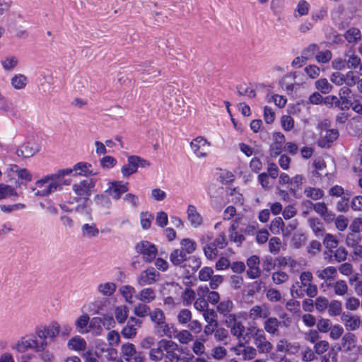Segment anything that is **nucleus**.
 Wrapping results in <instances>:
<instances>
[{
	"mask_svg": "<svg viewBox=\"0 0 362 362\" xmlns=\"http://www.w3.org/2000/svg\"><path fill=\"white\" fill-rule=\"evenodd\" d=\"M313 276L310 272H303L300 274V281L296 282L291 287V293L294 298H303L305 294L310 298L317 296L318 290L315 284L312 283Z\"/></svg>",
	"mask_w": 362,
	"mask_h": 362,
	"instance_id": "obj_1",
	"label": "nucleus"
},
{
	"mask_svg": "<svg viewBox=\"0 0 362 362\" xmlns=\"http://www.w3.org/2000/svg\"><path fill=\"white\" fill-rule=\"evenodd\" d=\"M61 189V184L56 181L52 175H47L37 181L32 188L34 194L36 196H47L50 193Z\"/></svg>",
	"mask_w": 362,
	"mask_h": 362,
	"instance_id": "obj_2",
	"label": "nucleus"
},
{
	"mask_svg": "<svg viewBox=\"0 0 362 362\" xmlns=\"http://www.w3.org/2000/svg\"><path fill=\"white\" fill-rule=\"evenodd\" d=\"M254 339L255 345L260 354H269L273 349L272 344L267 339L264 330L255 327L247 329Z\"/></svg>",
	"mask_w": 362,
	"mask_h": 362,
	"instance_id": "obj_3",
	"label": "nucleus"
},
{
	"mask_svg": "<svg viewBox=\"0 0 362 362\" xmlns=\"http://www.w3.org/2000/svg\"><path fill=\"white\" fill-rule=\"evenodd\" d=\"M150 163L137 156H130L127 158V163L124 165L121 169L124 177H128L137 171L138 167H148Z\"/></svg>",
	"mask_w": 362,
	"mask_h": 362,
	"instance_id": "obj_4",
	"label": "nucleus"
},
{
	"mask_svg": "<svg viewBox=\"0 0 362 362\" xmlns=\"http://www.w3.org/2000/svg\"><path fill=\"white\" fill-rule=\"evenodd\" d=\"M190 148L198 158H206L210 147V143L203 136H197L189 144Z\"/></svg>",
	"mask_w": 362,
	"mask_h": 362,
	"instance_id": "obj_5",
	"label": "nucleus"
},
{
	"mask_svg": "<svg viewBox=\"0 0 362 362\" xmlns=\"http://www.w3.org/2000/svg\"><path fill=\"white\" fill-rule=\"evenodd\" d=\"M225 322L233 337H236L239 341L245 339L246 336H247V333L245 336L243 335L245 327L241 322L237 320L236 315H228L227 320H225Z\"/></svg>",
	"mask_w": 362,
	"mask_h": 362,
	"instance_id": "obj_6",
	"label": "nucleus"
},
{
	"mask_svg": "<svg viewBox=\"0 0 362 362\" xmlns=\"http://www.w3.org/2000/svg\"><path fill=\"white\" fill-rule=\"evenodd\" d=\"M136 250L143 255V258L147 262H152L157 254V249L155 245L147 241L138 243L136 246Z\"/></svg>",
	"mask_w": 362,
	"mask_h": 362,
	"instance_id": "obj_7",
	"label": "nucleus"
},
{
	"mask_svg": "<svg viewBox=\"0 0 362 362\" xmlns=\"http://www.w3.org/2000/svg\"><path fill=\"white\" fill-rule=\"evenodd\" d=\"M95 184L93 179L83 180L73 185L72 189L77 196L88 198L90 195L91 189L95 187Z\"/></svg>",
	"mask_w": 362,
	"mask_h": 362,
	"instance_id": "obj_8",
	"label": "nucleus"
},
{
	"mask_svg": "<svg viewBox=\"0 0 362 362\" xmlns=\"http://www.w3.org/2000/svg\"><path fill=\"white\" fill-rule=\"evenodd\" d=\"M163 358L165 362H179L180 358L177 353L178 345L172 340H168L163 348Z\"/></svg>",
	"mask_w": 362,
	"mask_h": 362,
	"instance_id": "obj_9",
	"label": "nucleus"
},
{
	"mask_svg": "<svg viewBox=\"0 0 362 362\" xmlns=\"http://www.w3.org/2000/svg\"><path fill=\"white\" fill-rule=\"evenodd\" d=\"M271 310L269 306L265 303L252 306L248 312V317L252 321L258 319H266L270 316Z\"/></svg>",
	"mask_w": 362,
	"mask_h": 362,
	"instance_id": "obj_10",
	"label": "nucleus"
},
{
	"mask_svg": "<svg viewBox=\"0 0 362 362\" xmlns=\"http://www.w3.org/2000/svg\"><path fill=\"white\" fill-rule=\"evenodd\" d=\"M160 276L159 272L154 268H150L141 272L137 279V283L140 286L151 285L156 283Z\"/></svg>",
	"mask_w": 362,
	"mask_h": 362,
	"instance_id": "obj_11",
	"label": "nucleus"
},
{
	"mask_svg": "<svg viewBox=\"0 0 362 362\" xmlns=\"http://www.w3.org/2000/svg\"><path fill=\"white\" fill-rule=\"evenodd\" d=\"M276 347V351L291 355L298 354L300 349V345L298 342H290L286 339H279Z\"/></svg>",
	"mask_w": 362,
	"mask_h": 362,
	"instance_id": "obj_12",
	"label": "nucleus"
},
{
	"mask_svg": "<svg viewBox=\"0 0 362 362\" xmlns=\"http://www.w3.org/2000/svg\"><path fill=\"white\" fill-rule=\"evenodd\" d=\"M283 325L286 326V322L280 321L276 317L269 316L263 322L264 331L272 335H278L279 334V328Z\"/></svg>",
	"mask_w": 362,
	"mask_h": 362,
	"instance_id": "obj_13",
	"label": "nucleus"
},
{
	"mask_svg": "<svg viewBox=\"0 0 362 362\" xmlns=\"http://www.w3.org/2000/svg\"><path fill=\"white\" fill-rule=\"evenodd\" d=\"M247 275L250 279H255L261 275V269L259 268L260 260L257 255H252L247 259Z\"/></svg>",
	"mask_w": 362,
	"mask_h": 362,
	"instance_id": "obj_14",
	"label": "nucleus"
},
{
	"mask_svg": "<svg viewBox=\"0 0 362 362\" xmlns=\"http://www.w3.org/2000/svg\"><path fill=\"white\" fill-rule=\"evenodd\" d=\"M273 142L270 146V155L272 157H276L280 155L284 144H285V137L281 132H275L272 136Z\"/></svg>",
	"mask_w": 362,
	"mask_h": 362,
	"instance_id": "obj_15",
	"label": "nucleus"
},
{
	"mask_svg": "<svg viewBox=\"0 0 362 362\" xmlns=\"http://www.w3.org/2000/svg\"><path fill=\"white\" fill-rule=\"evenodd\" d=\"M362 238L359 233H354L351 231L349 233L346 237L345 243L346 245L352 248L353 253L356 255L358 251H361V245L360 244L361 242Z\"/></svg>",
	"mask_w": 362,
	"mask_h": 362,
	"instance_id": "obj_16",
	"label": "nucleus"
},
{
	"mask_svg": "<svg viewBox=\"0 0 362 362\" xmlns=\"http://www.w3.org/2000/svg\"><path fill=\"white\" fill-rule=\"evenodd\" d=\"M347 130L352 136H361L362 135V117L358 116L351 119L347 124Z\"/></svg>",
	"mask_w": 362,
	"mask_h": 362,
	"instance_id": "obj_17",
	"label": "nucleus"
},
{
	"mask_svg": "<svg viewBox=\"0 0 362 362\" xmlns=\"http://www.w3.org/2000/svg\"><path fill=\"white\" fill-rule=\"evenodd\" d=\"M38 148L33 144L26 142L21 145L16 150V154L18 157L23 158H28L33 156L37 152Z\"/></svg>",
	"mask_w": 362,
	"mask_h": 362,
	"instance_id": "obj_18",
	"label": "nucleus"
},
{
	"mask_svg": "<svg viewBox=\"0 0 362 362\" xmlns=\"http://www.w3.org/2000/svg\"><path fill=\"white\" fill-rule=\"evenodd\" d=\"M341 320L344 322V325L348 330L355 331L360 327L361 319L358 315L343 314Z\"/></svg>",
	"mask_w": 362,
	"mask_h": 362,
	"instance_id": "obj_19",
	"label": "nucleus"
},
{
	"mask_svg": "<svg viewBox=\"0 0 362 362\" xmlns=\"http://www.w3.org/2000/svg\"><path fill=\"white\" fill-rule=\"evenodd\" d=\"M187 218L192 226L197 228L203 223V218L193 205H189L187 210Z\"/></svg>",
	"mask_w": 362,
	"mask_h": 362,
	"instance_id": "obj_20",
	"label": "nucleus"
},
{
	"mask_svg": "<svg viewBox=\"0 0 362 362\" xmlns=\"http://www.w3.org/2000/svg\"><path fill=\"white\" fill-rule=\"evenodd\" d=\"M328 286L332 289L336 296H344L348 294L349 286L344 280L339 279L333 283L329 284Z\"/></svg>",
	"mask_w": 362,
	"mask_h": 362,
	"instance_id": "obj_21",
	"label": "nucleus"
},
{
	"mask_svg": "<svg viewBox=\"0 0 362 362\" xmlns=\"http://www.w3.org/2000/svg\"><path fill=\"white\" fill-rule=\"evenodd\" d=\"M167 339H161L157 344L156 348L151 349L149 351V358L153 361H160L163 358V353Z\"/></svg>",
	"mask_w": 362,
	"mask_h": 362,
	"instance_id": "obj_22",
	"label": "nucleus"
},
{
	"mask_svg": "<svg viewBox=\"0 0 362 362\" xmlns=\"http://www.w3.org/2000/svg\"><path fill=\"white\" fill-rule=\"evenodd\" d=\"M356 337L351 332H347L344 334L341 339V346L344 351H351L356 346Z\"/></svg>",
	"mask_w": 362,
	"mask_h": 362,
	"instance_id": "obj_23",
	"label": "nucleus"
},
{
	"mask_svg": "<svg viewBox=\"0 0 362 362\" xmlns=\"http://www.w3.org/2000/svg\"><path fill=\"white\" fill-rule=\"evenodd\" d=\"M128 188L126 185H122L119 182H113L107 190L110 196L114 199H119L122 193L127 192Z\"/></svg>",
	"mask_w": 362,
	"mask_h": 362,
	"instance_id": "obj_24",
	"label": "nucleus"
},
{
	"mask_svg": "<svg viewBox=\"0 0 362 362\" xmlns=\"http://www.w3.org/2000/svg\"><path fill=\"white\" fill-rule=\"evenodd\" d=\"M136 298L141 302L150 303L156 298V292L152 288H144L139 292Z\"/></svg>",
	"mask_w": 362,
	"mask_h": 362,
	"instance_id": "obj_25",
	"label": "nucleus"
},
{
	"mask_svg": "<svg viewBox=\"0 0 362 362\" xmlns=\"http://www.w3.org/2000/svg\"><path fill=\"white\" fill-rule=\"evenodd\" d=\"M233 308V303L232 300L229 299L223 300L216 306L217 312L225 317V320H227L228 315H236L235 314L230 313Z\"/></svg>",
	"mask_w": 362,
	"mask_h": 362,
	"instance_id": "obj_26",
	"label": "nucleus"
},
{
	"mask_svg": "<svg viewBox=\"0 0 362 362\" xmlns=\"http://www.w3.org/2000/svg\"><path fill=\"white\" fill-rule=\"evenodd\" d=\"M148 316L152 322L160 327H168V325L165 323V314L160 309L156 308L153 311H151Z\"/></svg>",
	"mask_w": 362,
	"mask_h": 362,
	"instance_id": "obj_27",
	"label": "nucleus"
},
{
	"mask_svg": "<svg viewBox=\"0 0 362 362\" xmlns=\"http://www.w3.org/2000/svg\"><path fill=\"white\" fill-rule=\"evenodd\" d=\"M91 165L88 163L81 162L78 163L74 165V170L76 172L74 175H96V173H93L92 170H90Z\"/></svg>",
	"mask_w": 362,
	"mask_h": 362,
	"instance_id": "obj_28",
	"label": "nucleus"
},
{
	"mask_svg": "<svg viewBox=\"0 0 362 362\" xmlns=\"http://www.w3.org/2000/svg\"><path fill=\"white\" fill-rule=\"evenodd\" d=\"M120 355L123 357L126 362H129L130 358L135 355L136 349L134 344L127 342L121 346Z\"/></svg>",
	"mask_w": 362,
	"mask_h": 362,
	"instance_id": "obj_29",
	"label": "nucleus"
},
{
	"mask_svg": "<svg viewBox=\"0 0 362 362\" xmlns=\"http://www.w3.org/2000/svg\"><path fill=\"white\" fill-rule=\"evenodd\" d=\"M337 275V269L334 267L329 266L322 270L317 272V276L322 280H334Z\"/></svg>",
	"mask_w": 362,
	"mask_h": 362,
	"instance_id": "obj_30",
	"label": "nucleus"
},
{
	"mask_svg": "<svg viewBox=\"0 0 362 362\" xmlns=\"http://www.w3.org/2000/svg\"><path fill=\"white\" fill-rule=\"evenodd\" d=\"M81 234L84 238H95L98 235L99 230L95 223H86L81 227Z\"/></svg>",
	"mask_w": 362,
	"mask_h": 362,
	"instance_id": "obj_31",
	"label": "nucleus"
},
{
	"mask_svg": "<svg viewBox=\"0 0 362 362\" xmlns=\"http://www.w3.org/2000/svg\"><path fill=\"white\" fill-rule=\"evenodd\" d=\"M344 38L349 43L356 44L361 39V30L356 28H351L344 33Z\"/></svg>",
	"mask_w": 362,
	"mask_h": 362,
	"instance_id": "obj_32",
	"label": "nucleus"
},
{
	"mask_svg": "<svg viewBox=\"0 0 362 362\" xmlns=\"http://www.w3.org/2000/svg\"><path fill=\"white\" fill-rule=\"evenodd\" d=\"M170 260L175 266L180 265L187 260V255L184 250L176 249L170 253Z\"/></svg>",
	"mask_w": 362,
	"mask_h": 362,
	"instance_id": "obj_33",
	"label": "nucleus"
},
{
	"mask_svg": "<svg viewBox=\"0 0 362 362\" xmlns=\"http://www.w3.org/2000/svg\"><path fill=\"white\" fill-rule=\"evenodd\" d=\"M309 226L316 236L323 235L325 228L323 223L317 218H311L308 219Z\"/></svg>",
	"mask_w": 362,
	"mask_h": 362,
	"instance_id": "obj_34",
	"label": "nucleus"
},
{
	"mask_svg": "<svg viewBox=\"0 0 362 362\" xmlns=\"http://www.w3.org/2000/svg\"><path fill=\"white\" fill-rule=\"evenodd\" d=\"M347 68L350 69H356L361 64V58L354 52H348L345 54Z\"/></svg>",
	"mask_w": 362,
	"mask_h": 362,
	"instance_id": "obj_35",
	"label": "nucleus"
},
{
	"mask_svg": "<svg viewBox=\"0 0 362 362\" xmlns=\"http://www.w3.org/2000/svg\"><path fill=\"white\" fill-rule=\"evenodd\" d=\"M68 346L71 350L82 351L86 347V342L80 337L71 338L68 342Z\"/></svg>",
	"mask_w": 362,
	"mask_h": 362,
	"instance_id": "obj_36",
	"label": "nucleus"
},
{
	"mask_svg": "<svg viewBox=\"0 0 362 362\" xmlns=\"http://www.w3.org/2000/svg\"><path fill=\"white\" fill-rule=\"evenodd\" d=\"M175 338L182 344H188L194 339V336L188 329H182L179 331Z\"/></svg>",
	"mask_w": 362,
	"mask_h": 362,
	"instance_id": "obj_37",
	"label": "nucleus"
},
{
	"mask_svg": "<svg viewBox=\"0 0 362 362\" xmlns=\"http://www.w3.org/2000/svg\"><path fill=\"white\" fill-rule=\"evenodd\" d=\"M310 8V5L308 1L305 0H300L294 10V16L298 18L305 16L308 13Z\"/></svg>",
	"mask_w": 362,
	"mask_h": 362,
	"instance_id": "obj_38",
	"label": "nucleus"
},
{
	"mask_svg": "<svg viewBox=\"0 0 362 362\" xmlns=\"http://www.w3.org/2000/svg\"><path fill=\"white\" fill-rule=\"evenodd\" d=\"M205 341L206 340L204 339H193L192 351L196 356H201L206 354V346L204 345Z\"/></svg>",
	"mask_w": 362,
	"mask_h": 362,
	"instance_id": "obj_39",
	"label": "nucleus"
},
{
	"mask_svg": "<svg viewBox=\"0 0 362 362\" xmlns=\"http://www.w3.org/2000/svg\"><path fill=\"white\" fill-rule=\"evenodd\" d=\"M139 328L132 325L130 322H127V325L121 330V334L127 339H132L136 336Z\"/></svg>",
	"mask_w": 362,
	"mask_h": 362,
	"instance_id": "obj_40",
	"label": "nucleus"
},
{
	"mask_svg": "<svg viewBox=\"0 0 362 362\" xmlns=\"http://www.w3.org/2000/svg\"><path fill=\"white\" fill-rule=\"evenodd\" d=\"M128 308L126 305L118 306L115 310V319L118 323H124L128 317Z\"/></svg>",
	"mask_w": 362,
	"mask_h": 362,
	"instance_id": "obj_41",
	"label": "nucleus"
},
{
	"mask_svg": "<svg viewBox=\"0 0 362 362\" xmlns=\"http://www.w3.org/2000/svg\"><path fill=\"white\" fill-rule=\"evenodd\" d=\"M313 166L315 170L313 172V174L317 177H320L322 175H327V173L325 170L326 164L325 161L322 159H316L314 160L313 163Z\"/></svg>",
	"mask_w": 362,
	"mask_h": 362,
	"instance_id": "obj_42",
	"label": "nucleus"
},
{
	"mask_svg": "<svg viewBox=\"0 0 362 362\" xmlns=\"http://www.w3.org/2000/svg\"><path fill=\"white\" fill-rule=\"evenodd\" d=\"M317 90L323 94H327L331 92L332 86L329 83L326 78H320L315 83Z\"/></svg>",
	"mask_w": 362,
	"mask_h": 362,
	"instance_id": "obj_43",
	"label": "nucleus"
},
{
	"mask_svg": "<svg viewBox=\"0 0 362 362\" xmlns=\"http://www.w3.org/2000/svg\"><path fill=\"white\" fill-rule=\"evenodd\" d=\"M272 281L276 285H281L287 282L289 279L288 274L283 271H277L272 274Z\"/></svg>",
	"mask_w": 362,
	"mask_h": 362,
	"instance_id": "obj_44",
	"label": "nucleus"
},
{
	"mask_svg": "<svg viewBox=\"0 0 362 362\" xmlns=\"http://www.w3.org/2000/svg\"><path fill=\"white\" fill-rule=\"evenodd\" d=\"M192 317V312L189 309L182 308L178 312L177 315V320L180 324L186 325L190 322Z\"/></svg>",
	"mask_w": 362,
	"mask_h": 362,
	"instance_id": "obj_45",
	"label": "nucleus"
},
{
	"mask_svg": "<svg viewBox=\"0 0 362 362\" xmlns=\"http://www.w3.org/2000/svg\"><path fill=\"white\" fill-rule=\"evenodd\" d=\"M151 308L146 303H139L134 308V313L139 317H145L150 314Z\"/></svg>",
	"mask_w": 362,
	"mask_h": 362,
	"instance_id": "obj_46",
	"label": "nucleus"
},
{
	"mask_svg": "<svg viewBox=\"0 0 362 362\" xmlns=\"http://www.w3.org/2000/svg\"><path fill=\"white\" fill-rule=\"evenodd\" d=\"M305 195L314 200L321 199L324 196V192L320 188L307 187L304 190Z\"/></svg>",
	"mask_w": 362,
	"mask_h": 362,
	"instance_id": "obj_47",
	"label": "nucleus"
},
{
	"mask_svg": "<svg viewBox=\"0 0 362 362\" xmlns=\"http://www.w3.org/2000/svg\"><path fill=\"white\" fill-rule=\"evenodd\" d=\"M281 241L279 238L272 237L269 240V251L273 255H277L280 252Z\"/></svg>",
	"mask_w": 362,
	"mask_h": 362,
	"instance_id": "obj_48",
	"label": "nucleus"
},
{
	"mask_svg": "<svg viewBox=\"0 0 362 362\" xmlns=\"http://www.w3.org/2000/svg\"><path fill=\"white\" fill-rule=\"evenodd\" d=\"M90 317L87 314L80 316L76 321L75 325L81 332H88L89 329L87 325L89 323Z\"/></svg>",
	"mask_w": 362,
	"mask_h": 362,
	"instance_id": "obj_49",
	"label": "nucleus"
},
{
	"mask_svg": "<svg viewBox=\"0 0 362 362\" xmlns=\"http://www.w3.org/2000/svg\"><path fill=\"white\" fill-rule=\"evenodd\" d=\"M181 250H184L186 255L192 254L197 247L196 243L189 238H185L181 241Z\"/></svg>",
	"mask_w": 362,
	"mask_h": 362,
	"instance_id": "obj_50",
	"label": "nucleus"
},
{
	"mask_svg": "<svg viewBox=\"0 0 362 362\" xmlns=\"http://www.w3.org/2000/svg\"><path fill=\"white\" fill-rule=\"evenodd\" d=\"M27 78L23 74H18L11 78V84L16 89H22L25 87Z\"/></svg>",
	"mask_w": 362,
	"mask_h": 362,
	"instance_id": "obj_51",
	"label": "nucleus"
},
{
	"mask_svg": "<svg viewBox=\"0 0 362 362\" xmlns=\"http://www.w3.org/2000/svg\"><path fill=\"white\" fill-rule=\"evenodd\" d=\"M329 348V344L326 340H320L315 343L313 349L316 355L321 356L326 353Z\"/></svg>",
	"mask_w": 362,
	"mask_h": 362,
	"instance_id": "obj_52",
	"label": "nucleus"
},
{
	"mask_svg": "<svg viewBox=\"0 0 362 362\" xmlns=\"http://www.w3.org/2000/svg\"><path fill=\"white\" fill-rule=\"evenodd\" d=\"M116 286L113 283H105L98 286L100 293L106 296H110L115 291Z\"/></svg>",
	"mask_w": 362,
	"mask_h": 362,
	"instance_id": "obj_53",
	"label": "nucleus"
},
{
	"mask_svg": "<svg viewBox=\"0 0 362 362\" xmlns=\"http://www.w3.org/2000/svg\"><path fill=\"white\" fill-rule=\"evenodd\" d=\"M217 246L214 243L206 245L204 247V252L206 257L209 259H214L218 256Z\"/></svg>",
	"mask_w": 362,
	"mask_h": 362,
	"instance_id": "obj_54",
	"label": "nucleus"
},
{
	"mask_svg": "<svg viewBox=\"0 0 362 362\" xmlns=\"http://www.w3.org/2000/svg\"><path fill=\"white\" fill-rule=\"evenodd\" d=\"M119 292L125 298L126 302L132 303V298L135 293V289L130 286H123L119 288Z\"/></svg>",
	"mask_w": 362,
	"mask_h": 362,
	"instance_id": "obj_55",
	"label": "nucleus"
},
{
	"mask_svg": "<svg viewBox=\"0 0 362 362\" xmlns=\"http://www.w3.org/2000/svg\"><path fill=\"white\" fill-rule=\"evenodd\" d=\"M196 296L195 292L190 288H186L182 293V299L185 305H189L194 300Z\"/></svg>",
	"mask_w": 362,
	"mask_h": 362,
	"instance_id": "obj_56",
	"label": "nucleus"
},
{
	"mask_svg": "<svg viewBox=\"0 0 362 362\" xmlns=\"http://www.w3.org/2000/svg\"><path fill=\"white\" fill-rule=\"evenodd\" d=\"M323 244L326 248L332 250L336 248L339 244V241L334 235L330 233H327L323 240Z\"/></svg>",
	"mask_w": 362,
	"mask_h": 362,
	"instance_id": "obj_57",
	"label": "nucleus"
},
{
	"mask_svg": "<svg viewBox=\"0 0 362 362\" xmlns=\"http://www.w3.org/2000/svg\"><path fill=\"white\" fill-rule=\"evenodd\" d=\"M11 170L16 173L18 177L22 180H25L26 181H30L32 179V175L30 172L25 169H19L18 167L16 165L11 167Z\"/></svg>",
	"mask_w": 362,
	"mask_h": 362,
	"instance_id": "obj_58",
	"label": "nucleus"
},
{
	"mask_svg": "<svg viewBox=\"0 0 362 362\" xmlns=\"http://www.w3.org/2000/svg\"><path fill=\"white\" fill-rule=\"evenodd\" d=\"M328 312L332 316L339 315L341 312V303L339 300H334L329 303Z\"/></svg>",
	"mask_w": 362,
	"mask_h": 362,
	"instance_id": "obj_59",
	"label": "nucleus"
},
{
	"mask_svg": "<svg viewBox=\"0 0 362 362\" xmlns=\"http://www.w3.org/2000/svg\"><path fill=\"white\" fill-rule=\"evenodd\" d=\"M107 341L110 346H117L120 343V336L117 331L111 330L107 335Z\"/></svg>",
	"mask_w": 362,
	"mask_h": 362,
	"instance_id": "obj_60",
	"label": "nucleus"
},
{
	"mask_svg": "<svg viewBox=\"0 0 362 362\" xmlns=\"http://www.w3.org/2000/svg\"><path fill=\"white\" fill-rule=\"evenodd\" d=\"M242 355L245 361L252 360L257 356V349L251 346H245L243 349Z\"/></svg>",
	"mask_w": 362,
	"mask_h": 362,
	"instance_id": "obj_61",
	"label": "nucleus"
},
{
	"mask_svg": "<svg viewBox=\"0 0 362 362\" xmlns=\"http://www.w3.org/2000/svg\"><path fill=\"white\" fill-rule=\"evenodd\" d=\"M334 223L339 230L344 231L349 225V219L343 215H339L335 218Z\"/></svg>",
	"mask_w": 362,
	"mask_h": 362,
	"instance_id": "obj_62",
	"label": "nucleus"
},
{
	"mask_svg": "<svg viewBox=\"0 0 362 362\" xmlns=\"http://www.w3.org/2000/svg\"><path fill=\"white\" fill-rule=\"evenodd\" d=\"M328 299L323 296L317 297L315 301V308L319 312H324L327 308H328Z\"/></svg>",
	"mask_w": 362,
	"mask_h": 362,
	"instance_id": "obj_63",
	"label": "nucleus"
},
{
	"mask_svg": "<svg viewBox=\"0 0 362 362\" xmlns=\"http://www.w3.org/2000/svg\"><path fill=\"white\" fill-rule=\"evenodd\" d=\"M266 297L270 302H278L281 299V294L277 289L272 288L267 290Z\"/></svg>",
	"mask_w": 362,
	"mask_h": 362,
	"instance_id": "obj_64",
	"label": "nucleus"
}]
</instances>
